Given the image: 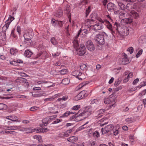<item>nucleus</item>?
I'll list each match as a JSON object with an SVG mask.
<instances>
[{
	"label": "nucleus",
	"mask_w": 146,
	"mask_h": 146,
	"mask_svg": "<svg viewBox=\"0 0 146 146\" xmlns=\"http://www.w3.org/2000/svg\"><path fill=\"white\" fill-rule=\"evenodd\" d=\"M70 7L68 5H67L64 9V13L68 15L69 21L71 23V15L70 13Z\"/></svg>",
	"instance_id": "dca6fc26"
},
{
	"label": "nucleus",
	"mask_w": 146,
	"mask_h": 146,
	"mask_svg": "<svg viewBox=\"0 0 146 146\" xmlns=\"http://www.w3.org/2000/svg\"><path fill=\"white\" fill-rule=\"evenodd\" d=\"M78 138L77 137L75 136H72L69 137L67 139V140L70 142L74 143L77 141Z\"/></svg>",
	"instance_id": "5701e85b"
},
{
	"label": "nucleus",
	"mask_w": 146,
	"mask_h": 146,
	"mask_svg": "<svg viewBox=\"0 0 146 146\" xmlns=\"http://www.w3.org/2000/svg\"><path fill=\"white\" fill-rule=\"evenodd\" d=\"M86 46L88 49L90 51H93L95 49L94 45L90 40H88L86 42Z\"/></svg>",
	"instance_id": "9b49d317"
},
{
	"label": "nucleus",
	"mask_w": 146,
	"mask_h": 146,
	"mask_svg": "<svg viewBox=\"0 0 146 146\" xmlns=\"http://www.w3.org/2000/svg\"><path fill=\"white\" fill-rule=\"evenodd\" d=\"M7 108V106L3 103H0V110H5Z\"/></svg>",
	"instance_id": "ea45409f"
},
{
	"label": "nucleus",
	"mask_w": 146,
	"mask_h": 146,
	"mask_svg": "<svg viewBox=\"0 0 146 146\" xmlns=\"http://www.w3.org/2000/svg\"><path fill=\"white\" fill-rule=\"evenodd\" d=\"M81 33V30H79V31L78 32L77 35L76 36L73 42V46L74 45H75L76 44V42H77V44H79L78 40H77V38L78 37L79 35Z\"/></svg>",
	"instance_id": "c85d7f7f"
},
{
	"label": "nucleus",
	"mask_w": 146,
	"mask_h": 146,
	"mask_svg": "<svg viewBox=\"0 0 146 146\" xmlns=\"http://www.w3.org/2000/svg\"><path fill=\"white\" fill-rule=\"evenodd\" d=\"M97 19L99 22L102 23L106 26L113 36H114L116 33H116L117 31H118L119 28H120V25L117 22L115 23L114 26L113 27L110 22L107 20L104 21L99 17L97 18Z\"/></svg>",
	"instance_id": "f257e3e1"
},
{
	"label": "nucleus",
	"mask_w": 146,
	"mask_h": 146,
	"mask_svg": "<svg viewBox=\"0 0 146 146\" xmlns=\"http://www.w3.org/2000/svg\"><path fill=\"white\" fill-rule=\"evenodd\" d=\"M132 6L129 3H128L126 6V8L128 10L131 11Z\"/></svg>",
	"instance_id": "3c124183"
},
{
	"label": "nucleus",
	"mask_w": 146,
	"mask_h": 146,
	"mask_svg": "<svg viewBox=\"0 0 146 146\" xmlns=\"http://www.w3.org/2000/svg\"><path fill=\"white\" fill-rule=\"evenodd\" d=\"M18 80H20V81L22 82L23 83H26L27 85L29 84L28 82L27 83V80L25 78L20 77L18 78Z\"/></svg>",
	"instance_id": "37998d69"
},
{
	"label": "nucleus",
	"mask_w": 146,
	"mask_h": 146,
	"mask_svg": "<svg viewBox=\"0 0 146 146\" xmlns=\"http://www.w3.org/2000/svg\"><path fill=\"white\" fill-rule=\"evenodd\" d=\"M10 64L14 66L17 65L18 62L15 61H10Z\"/></svg>",
	"instance_id": "e2e57ef3"
},
{
	"label": "nucleus",
	"mask_w": 146,
	"mask_h": 146,
	"mask_svg": "<svg viewBox=\"0 0 146 146\" xmlns=\"http://www.w3.org/2000/svg\"><path fill=\"white\" fill-rule=\"evenodd\" d=\"M94 111L92 106H88L86 107L83 112L81 113V115L85 119L90 116Z\"/></svg>",
	"instance_id": "7ed1b4c3"
},
{
	"label": "nucleus",
	"mask_w": 146,
	"mask_h": 146,
	"mask_svg": "<svg viewBox=\"0 0 146 146\" xmlns=\"http://www.w3.org/2000/svg\"><path fill=\"white\" fill-rule=\"evenodd\" d=\"M130 141L131 142V144H132L134 141V139L132 135H130L129 137Z\"/></svg>",
	"instance_id": "6e6d98bb"
},
{
	"label": "nucleus",
	"mask_w": 146,
	"mask_h": 146,
	"mask_svg": "<svg viewBox=\"0 0 146 146\" xmlns=\"http://www.w3.org/2000/svg\"><path fill=\"white\" fill-rule=\"evenodd\" d=\"M88 94V92L87 90H83L81 91L77 96L74 97V100L78 101L86 97Z\"/></svg>",
	"instance_id": "39448f33"
},
{
	"label": "nucleus",
	"mask_w": 146,
	"mask_h": 146,
	"mask_svg": "<svg viewBox=\"0 0 146 146\" xmlns=\"http://www.w3.org/2000/svg\"><path fill=\"white\" fill-rule=\"evenodd\" d=\"M118 6L120 9L124 10L126 9V6L122 2L120 1L117 2Z\"/></svg>",
	"instance_id": "b1692460"
},
{
	"label": "nucleus",
	"mask_w": 146,
	"mask_h": 146,
	"mask_svg": "<svg viewBox=\"0 0 146 146\" xmlns=\"http://www.w3.org/2000/svg\"><path fill=\"white\" fill-rule=\"evenodd\" d=\"M102 23H97L94 25H90V27L94 31H98L102 29L104 26Z\"/></svg>",
	"instance_id": "6e6552de"
},
{
	"label": "nucleus",
	"mask_w": 146,
	"mask_h": 146,
	"mask_svg": "<svg viewBox=\"0 0 146 146\" xmlns=\"http://www.w3.org/2000/svg\"><path fill=\"white\" fill-rule=\"evenodd\" d=\"M120 62L121 64H126L129 62V60L127 58L124 57L121 59Z\"/></svg>",
	"instance_id": "4be33fe9"
},
{
	"label": "nucleus",
	"mask_w": 146,
	"mask_h": 146,
	"mask_svg": "<svg viewBox=\"0 0 146 146\" xmlns=\"http://www.w3.org/2000/svg\"><path fill=\"white\" fill-rule=\"evenodd\" d=\"M6 118L14 121H19L17 119V117L14 115L8 116L6 117Z\"/></svg>",
	"instance_id": "412c9836"
},
{
	"label": "nucleus",
	"mask_w": 146,
	"mask_h": 146,
	"mask_svg": "<svg viewBox=\"0 0 146 146\" xmlns=\"http://www.w3.org/2000/svg\"><path fill=\"white\" fill-rule=\"evenodd\" d=\"M133 48L132 47H129L127 50V51H129L130 54H132L133 53Z\"/></svg>",
	"instance_id": "864d4df0"
},
{
	"label": "nucleus",
	"mask_w": 146,
	"mask_h": 146,
	"mask_svg": "<svg viewBox=\"0 0 146 146\" xmlns=\"http://www.w3.org/2000/svg\"><path fill=\"white\" fill-rule=\"evenodd\" d=\"M81 33V30H79V31L78 32L77 35L76 36L73 42V46L74 45H75L76 44V42H77V44H79L78 40H77V38L78 37L79 35Z\"/></svg>",
	"instance_id": "c756f323"
},
{
	"label": "nucleus",
	"mask_w": 146,
	"mask_h": 146,
	"mask_svg": "<svg viewBox=\"0 0 146 146\" xmlns=\"http://www.w3.org/2000/svg\"><path fill=\"white\" fill-rule=\"evenodd\" d=\"M17 31L19 35L21 34V29L20 26H18L17 28Z\"/></svg>",
	"instance_id": "052dcab7"
},
{
	"label": "nucleus",
	"mask_w": 146,
	"mask_h": 146,
	"mask_svg": "<svg viewBox=\"0 0 146 146\" xmlns=\"http://www.w3.org/2000/svg\"><path fill=\"white\" fill-rule=\"evenodd\" d=\"M65 67L64 66H61L60 67V69H62L61 70H60L59 72L61 74L64 75L67 72V70L65 69Z\"/></svg>",
	"instance_id": "2f4dec72"
},
{
	"label": "nucleus",
	"mask_w": 146,
	"mask_h": 146,
	"mask_svg": "<svg viewBox=\"0 0 146 146\" xmlns=\"http://www.w3.org/2000/svg\"><path fill=\"white\" fill-rule=\"evenodd\" d=\"M58 21L54 19H52V23L53 26H55L57 24Z\"/></svg>",
	"instance_id": "603ef678"
},
{
	"label": "nucleus",
	"mask_w": 146,
	"mask_h": 146,
	"mask_svg": "<svg viewBox=\"0 0 146 146\" xmlns=\"http://www.w3.org/2000/svg\"><path fill=\"white\" fill-rule=\"evenodd\" d=\"M109 97L111 104L110 107L111 108V107H114L115 106V104L116 101V100H115V96L111 94Z\"/></svg>",
	"instance_id": "ddd939ff"
},
{
	"label": "nucleus",
	"mask_w": 146,
	"mask_h": 146,
	"mask_svg": "<svg viewBox=\"0 0 146 146\" xmlns=\"http://www.w3.org/2000/svg\"><path fill=\"white\" fill-rule=\"evenodd\" d=\"M129 15L131 17L134 19H136L139 16L138 13L135 11L132 10H131L130 12Z\"/></svg>",
	"instance_id": "6ab92c4d"
},
{
	"label": "nucleus",
	"mask_w": 146,
	"mask_h": 146,
	"mask_svg": "<svg viewBox=\"0 0 146 146\" xmlns=\"http://www.w3.org/2000/svg\"><path fill=\"white\" fill-rule=\"evenodd\" d=\"M57 117V115H52L50 117H48L49 118V119L50 120V121H51L53 119L56 118Z\"/></svg>",
	"instance_id": "69168bd1"
},
{
	"label": "nucleus",
	"mask_w": 146,
	"mask_h": 146,
	"mask_svg": "<svg viewBox=\"0 0 146 146\" xmlns=\"http://www.w3.org/2000/svg\"><path fill=\"white\" fill-rule=\"evenodd\" d=\"M88 82H82L80 84L82 86V87L84 86H85L86 85L88 84L89 83Z\"/></svg>",
	"instance_id": "774afa93"
},
{
	"label": "nucleus",
	"mask_w": 146,
	"mask_h": 146,
	"mask_svg": "<svg viewBox=\"0 0 146 146\" xmlns=\"http://www.w3.org/2000/svg\"><path fill=\"white\" fill-rule=\"evenodd\" d=\"M48 130L47 128H43L42 129H36V131L37 133H38L40 132H46L48 131Z\"/></svg>",
	"instance_id": "c03bdc74"
},
{
	"label": "nucleus",
	"mask_w": 146,
	"mask_h": 146,
	"mask_svg": "<svg viewBox=\"0 0 146 146\" xmlns=\"http://www.w3.org/2000/svg\"><path fill=\"white\" fill-rule=\"evenodd\" d=\"M86 145L87 146H96V143L94 141H89L86 142Z\"/></svg>",
	"instance_id": "cd10ccee"
},
{
	"label": "nucleus",
	"mask_w": 146,
	"mask_h": 146,
	"mask_svg": "<svg viewBox=\"0 0 146 146\" xmlns=\"http://www.w3.org/2000/svg\"><path fill=\"white\" fill-rule=\"evenodd\" d=\"M76 44L74 45V46L77 52L78 55L82 56L84 55L86 52V49L85 46L83 44H80V47L79 44H77V42H75Z\"/></svg>",
	"instance_id": "f03ea898"
},
{
	"label": "nucleus",
	"mask_w": 146,
	"mask_h": 146,
	"mask_svg": "<svg viewBox=\"0 0 146 146\" xmlns=\"http://www.w3.org/2000/svg\"><path fill=\"white\" fill-rule=\"evenodd\" d=\"M34 139H36L38 140L39 142H41L42 139L41 137L39 135H35L33 136Z\"/></svg>",
	"instance_id": "79ce46f5"
},
{
	"label": "nucleus",
	"mask_w": 146,
	"mask_h": 146,
	"mask_svg": "<svg viewBox=\"0 0 146 146\" xmlns=\"http://www.w3.org/2000/svg\"><path fill=\"white\" fill-rule=\"evenodd\" d=\"M126 11L124 10L119 12V17L120 18L122 19L123 17H125V16L126 15Z\"/></svg>",
	"instance_id": "7c9ffc66"
},
{
	"label": "nucleus",
	"mask_w": 146,
	"mask_h": 146,
	"mask_svg": "<svg viewBox=\"0 0 146 146\" xmlns=\"http://www.w3.org/2000/svg\"><path fill=\"white\" fill-rule=\"evenodd\" d=\"M123 22L127 24H130L132 22V19L131 17L124 19H123Z\"/></svg>",
	"instance_id": "e433bc0d"
},
{
	"label": "nucleus",
	"mask_w": 146,
	"mask_h": 146,
	"mask_svg": "<svg viewBox=\"0 0 146 146\" xmlns=\"http://www.w3.org/2000/svg\"><path fill=\"white\" fill-rule=\"evenodd\" d=\"M105 111L104 109H101L98 111L96 112V114L98 115L96 116V118H99L102 116V115L104 113Z\"/></svg>",
	"instance_id": "aec40b11"
},
{
	"label": "nucleus",
	"mask_w": 146,
	"mask_h": 146,
	"mask_svg": "<svg viewBox=\"0 0 146 146\" xmlns=\"http://www.w3.org/2000/svg\"><path fill=\"white\" fill-rule=\"evenodd\" d=\"M72 74L73 76H76L79 80L84 79L86 78L84 74H82L81 72L78 70H75L73 71L72 73Z\"/></svg>",
	"instance_id": "0eeeda50"
},
{
	"label": "nucleus",
	"mask_w": 146,
	"mask_h": 146,
	"mask_svg": "<svg viewBox=\"0 0 146 146\" xmlns=\"http://www.w3.org/2000/svg\"><path fill=\"white\" fill-rule=\"evenodd\" d=\"M42 121L45 125H47L49 123H50V122L48 117L43 119L42 120Z\"/></svg>",
	"instance_id": "f704fd0d"
},
{
	"label": "nucleus",
	"mask_w": 146,
	"mask_h": 146,
	"mask_svg": "<svg viewBox=\"0 0 146 146\" xmlns=\"http://www.w3.org/2000/svg\"><path fill=\"white\" fill-rule=\"evenodd\" d=\"M34 33L31 29H28L25 31L23 36L25 38V42L28 43V41L30 42L31 39L33 38Z\"/></svg>",
	"instance_id": "20e7f679"
},
{
	"label": "nucleus",
	"mask_w": 146,
	"mask_h": 146,
	"mask_svg": "<svg viewBox=\"0 0 146 146\" xmlns=\"http://www.w3.org/2000/svg\"><path fill=\"white\" fill-rule=\"evenodd\" d=\"M70 82V80L68 78H65L63 79L62 82V83L65 85L67 84H69Z\"/></svg>",
	"instance_id": "a19ab883"
},
{
	"label": "nucleus",
	"mask_w": 146,
	"mask_h": 146,
	"mask_svg": "<svg viewBox=\"0 0 146 146\" xmlns=\"http://www.w3.org/2000/svg\"><path fill=\"white\" fill-rule=\"evenodd\" d=\"M96 42L100 45H103L104 43V39L103 34H98L95 39Z\"/></svg>",
	"instance_id": "1a4fd4ad"
},
{
	"label": "nucleus",
	"mask_w": 146,
	"mask_h": 146,
	"mask_svg": "<svg viewBox=\"0 0 146 146\" xmlns=\"http://www.w3.org/2000/svg\"><path fill=\"white\" fill-rule=\"evenodd\" d=\"M38 94L39 97L42 96H44L46 95V94L44 92H40Z\"/></svg>",
	"instance_id": "5fc2aeb1"
},
{
	"label": "nucleus",
	"mask_w": 146,
	"mask_h": 146,
	"mask_svg": "<svg viewBox=\"0 0 146 146\" xmlns=\"http://www.w3.org/2000/svg\"><path fill=\"white\" fill-rule=\"evenodd\" d=\"M99 104V101L97 99H92L91 100L90 106H92L93 109L95 108H97Z\"/></svg>",
	"instance_id": "2eb2a0df"
},
{
	"label": "nucleus",
	"mask_w": 146,
	"mask_h": 146,
	"mask_svg": "<svg viewBox=\"0 0 146 146\" xmlns=\"http://www.w3.org/2000/svg\"><path fill=\"white\" fill-rule=\"evenodd\" d=\"M86 67V65L85 64H82L80 66V69L82 70H85Z\"/></svg>",
	"instance_id": "680f3d73"
},
{
	"label": "nucleus",
	"mask_w": 146,
	"mask_h": 146,
	"mask_svg": "<svg viewBox=\"0 0 146 146\" xmlns=\"http://www.w3.org/2000/svg\"><path fill=\"white\" fill-rule=\"evenodd\" d=\"M120 127V125L118 124L115 125V127H114L113 133L114 135L116 136L119 134Z\"/></svg>",
	"instance_id": "a211bd4d"
},
{
	"label": "nucleus",
	"mask_w": 146,
	"mask_h": 146,
	"mask_svg": "<svg viewBox=\"0 0 146 146\" xmlns=\"http://www.w3.org/2000/svg\"><path fill=\"white\" fill-rule=\"evenodd\" d=\"M107 8L109 11L112 12L116 10L117 7L115 5L112 3H109L107 5Z\"/></svg>",
	"instance_id": "4468645a"
},
{
	"label": "nucleus",
	"mask_w": 146,
	"mask_h": 146,
	"mask_svg": "<svg viewBox=\"0 0 146 146\" xmlns=\"http://www.w3.org/2000/svg\"><path fill=\"white\" fill-rule=\"evenodd\" d=\"M84 119V118L81 115V113H80L76 117L75 120L76 121H78L82 120Z\"/></svg>",
	"instance_id": "58836bf2"
},
{
	"label": "nucleus",
	"mask_w": 146,
	"mask_h": 146,
	"mask_svg": "<svg viewBox=\"0 0 146 146\" xmlns=\"http://www.w3.org/2000/svg\"><path fill=\"white\" fill-rule=\"evenodd\" d=\"M146 93V90L145 89L143 90V91H142L141 92H140L139 95V96H142V95H144Z\"/></svg>",
	"instance_id": "bf43d9fd"
},
{
	"label": "nucleus",
	"mask_w": 146,
	"mask_h": 146,
	"mask_svg": "<svg viewBox=\"0 0 146 146\" xmlns=\"http://www.w3.org/2000/svg\"><path fill=\"white\" fill-rule=\"evenodd\" d=\"M104 102L105 104H110L109 97L105 98L104 100Z\"/></svg>",
	"instance_id": "4d7b16f0"
},
{
	"label": "nucleus",
	"mask_w": 146,
	"mask_h": 146,
	"mask_svg": "<svg viewBox=\"0 0 146 146\" xmlns=\"http://www.w3.org/2000/svg\"><path fill=\"white\" fill-rule=\"evenodd\" d=\"M143 52L142 49H141L139 50L136 55V57L138 58L142 54Z\"/></svg>",
	"instance_id": "09e8293b"
},
{
	"label": "nucleus",
	"mask_w": 146,
	"mask_h": 146,
	"mask_svg": "<svg viewBox=\"0 0 146 146\" xmlns=\"http://www.w3.org/2000/svg\"><path fill=\"white\" fill-rule=\"evenodd\" d=\"M121 33L122 35L124 36H127L129 34V31L128 28L125 26H121L119 28L118 31L117 32Z\"/></svg>",
	"instance_id": "423d86ee"
},
{
	"label": "nucleus",
	"mask_w": 146,
	"mask_h": 146,
	"mask_svg": "<svg viewBox=\"0 0 146 146\" xmlns=\"http://www.w3.org/2000/svg\"><path fill=\"white\" fill-rule=\"evenodd\" d=\"M93 135L94 136L98 137L99 136V133L97 131H95L93 133Z\"/></svg>",
	"instance_id": "13d9d810"
},
{
	"label": "nucleus",
	"mask_w": 146,
	"mask_h": 146,
	"mask_svg": "<svg viewBox=\"0 0 146 146\" xmlns=\"http://www.w3.org/2000/svg\"><path fill=\"white\" fill-rule=\"evenodd\" d=\"M21 127V126H13L8 127L9 128V129L11 130H18L20 129Z\"/></svg>",
	"instance_id": "473e14b6"
},
{
	"label": "nucleus",
	"mask_w": 146,
	"mask_h": 146,
	"mask_svg": "<svg viewBox=\"0 0 146 146\" xmlns=\"http://www.w3.org/2000/svg\"><path fill=\"white\" fill-rule=\"evenodd\" d=\"M69 136V134L66 132H61L58 135V137H59L62 138L65 137H68Z\"/></svg>",
	"instance_id": "bb28decb"
},
{
	"label": "nucleus",
	"mask_w": 146,
	"mask_h": 146,
	"mask_svg": "<svg viewBox=\"0 0 146 146\" xmlns=\"http://www.w3.org/2000/svg\"><path fill=\"white\" fill-rule=\"evenodd\" d=\"M59 40V38H56L53 37L50 40V41L54 45H56L58 43V40Z\"/></svg>",
	"instance_id": "393cba45"
},
{
	"label": "nucleus",
	"mask_w": 146,
	"mask_h": 146,
	"mask_svg": "<svg viewBox=\"0 0 146 146\" xmlns=\"http://www.w3.org/2000/svg\"><path fill=\"white\" fill-rule=\"evenodd\" d=\"M32 54V52L29 50H26L25 52V55L27 57H30Z\"/></svg>",
	"instance_id": "4c0bfd02"
},
{
	"label": "nucleus",
	"mask_w": 146,
	"mask_h": 146,
	"mask_svg": "<svg viewBox=\"0 0 146 146\" xmlns=\"http://www.w3.org/2000/svg\"><path fill=\"white\" fill-rule=\"evenodd\" d=\"M114 128V126L112 124L108 125L104 128H102L101 131L102 134H104L108 132L111 131Z\"/></svg>",
	"instance_id": "9d476101"
},
{
	"label": "nucleus",
	"mask_w": 146,
	"mask_h": 146,
	"mask_svg": "<svg viewBox=\"0 0 146 146\" xmlns=\"http://www.w3.org/2000/svg\"><path fill=\"white\" fill-rule=\"evenodd\" d=\"M80 108V105L75 106L72 108L71 109L72 110H79Z\"/></svg>",
	"instance_id": "de8ad7c7"
},
{
	"label": "nucleus",
	"mask_w": 146,
	"mask_h": 146,
	"mask_svg": "<svg viewBox=\"0 0 146 146\" xmlns=\"http://www.w3.org/2000/svg\"><path fill=\"white\" fill-rule=\"evenodd\" d=\"M25 131L26 133H30L36 131V129L35 128L31 129L29 128H25Z\"/></svg>",
	"instance_id": "c9c22d12"
},
{
	"label": "nucleus",
	"mask_w": 146,
	"mask_h": 146,
	"mask_svg": "<svg viewBox=\"0 0 146 146\" xmlns=\"http://www.w3.org/2000/svg\"><path fill=\"white\" fill-rule=\"evenodd\" d=\"M18 52V50L16 48H11L10 50V54L13 55H15Z\"/></svg>",
	"instance_id": "a878e982"
},
{
	"label": "nucleus",
	"mask_w": 146,
	"mask_h": 146,
	"mask_svg": "<svg viewBox=\"0 0 146 146\" xmlns=\"http://www.w3.org/2000/svg\"><path fill=\"white\" fill-rule=\"evenodd\" d=\"M54 16L57 17H60L63 15L62 11L61 8H59L57 11L54 12Z\"/></svg>",
	"instance_id": "f3484780"
},
{
	"label": "nucleus",
	"mask_w": 146,
	"mask_h": 146,
	"mask_svg": "<svg viewBox=\"0 0 146 146\" xmlns=\"http://www.w3.org/2000/svg\"><path fill=\"white\" fill-rule=\"evenodd\" d=\"M14 18L11 15H9V19L6 21L5 24L2 28L3 30L4 31H6L8 29L9 26L11 22L14 20Z\"/></svg>",
	"instance_id": "f8f14e48"
},
{
	"label": "nucleus",
	"mask_w": 146,
	"mask_h": 146,
	"mask_svg": "<svg viewBox=\"0 0 146 146\" xmlns=\"http://www.w3.org/2000/svg\"><path fill=\"white\" fill-rule=\"evenodd\" d=\"M62 121V119H57L56 120H55L52 123L56 124Z\"/></svg>",
	"instance_id": "0e129e2a"
},
{
	"label": "nucleus",
	"mask_w": 146,
	"mask_h": 146,
	"mask_svg": "<svg viewBox=\"0 0 146 146\" xmlns=\"http://www.w3.org/2000/svg\"><path fill=\"white\" fill-rule=\"evenodd\" d=\"M57 24H58L60 27H61L63 26V22L61 21H58Z\"/></svg>",
	"instance_id": "338daca9"
},
{
	"label": "nucleus",
	"mask_w": 146,
	"mask_h": 146,
	"mask_svg": "<svg viewBox=\"0 0 146 146\" xmlns=\"http://www.w3.org/2000/svg\"><path fill=\"white\" fill-rule=\"evenodd\" d=\"M70 114H74L72 112H71L69 111H67L65 112L63 115L60 116V118L66 117L68 116Z\"/></svg>",
	"instance_id": "72a5a7b5"
},
{
	"label": "nucleus",
	"mask_w": 146,
	"mask_h": 146,
	"mask_svg": "<svg viewBox=\"0 0 146 146\" xmlns=\"http://www.w3.org/2000/svg\"><path fill=\"white\" fill-rule=\"evenodd\" d=\"M39 109V108L36 106H33L31 107L30 108V110L32 111H35L38 110Z\"/></svg>",
	"instance_id": "8fccbe9b"
},
{
	"label": "nucleus",
	"mask_w": 146,
	"mask_h": 146,
	"mask_svg": "<svg viewBox=\"0 0 146 146\" xmlns=\"http://www.w3.org/2000/svg\"><path fill=\"white\" fill-rule=\"evenodd\" d=\"M91 11V7L89 6L87 9H86V17H87V16L88 15L89 13Z\"/></svg>",
	"instance_id": "a18cd8bd"
},
{
	"label": "nucleus",
	"mask_w": 146,
	"mask_h": 146,
	"mask_svg": "<svg viewBox=\"0 0 146 146\" xmlns=\"http://www.w3.org/2000/svg\"><path fill=\"white\" fill-rule=\"evenodd\" d=\"M88 3V0H82L80 3V5H85Z\"/></svg>",
	"instance_id": "49530a36"
}]
</instances>
